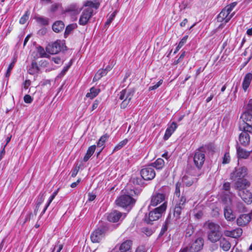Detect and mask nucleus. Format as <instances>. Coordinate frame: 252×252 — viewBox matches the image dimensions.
Returning <instances> with one entry per match:
<instances>
[{"mask_svg":"<svg viewBox=\"0 0 252 252\" xmlns=\"http://www.w3.org/2000/svg\"><path fill=\"white\" fill-rule=\"evenodd\" d=\"M131 245L132 241L131 240H126L124 242L120 247L121 252H128L130 250Z\"/></svg>","mask_w":252,"mask_h":252,"instance_id":"32","label":"nucleus"},{"mask_svg":"<svg viewBox=\"0 0 252 252\" xmlns=\"http://www.w3.org/2000/svg\"><path fill=\"white\" fill-rule=\"evenodd\" d=\"M194 232V228L192 225H189L186 229V237H190Z\"/></svg>","mask_w":252,"mask_h":252,"instance_id":"52","label":"nucleus"},{"mask_svg":"<svg viewBox=\"0 0 252 252\" xmlns=\"http://www.w3.org/2000/svg\"><path fill=\"white\" fill-rule=\"evenodd\" d=\"M99 103H100L99 100H98L97 99H95L91 107V111H93L94 109H95L98 107Z\"/></svg>","mask_w":252,"mask_h":252,"instance_id":"61","label":"nucleus"},{"mask_svg":"<svg viewBox=\"0 0 252 252\" xmlns=\"http://www.w3.org/2000/svg\"><path fill=\"white\" fill-rule=\"evenodd\" d=\"M117 14V11H114L110 16L109 18L107 20L106 22L105 23V26H109V25L110 24V23L112 22V21L114 19L115 17L116 16V15Z\"/></svg>","mask_w":252,"mask_h":252,"instance_id":"53","label":"nucleus"},{"mask_svg":"<svg viewBox=\"0 0 252 252\" xmlns=\"http://www.w3.org/2000/svg\"><path fill=\"white\" fill-rule=\"evenodd\" d=\"M237 4V2H233L222 9L217 16L218 22H224L225 24L228 22L233 16V14L230 13Z\"/></svg>","mask_w":252,"mask_h":252,"instance_id":"3","label":"nucleus"},{"mask_svg":"<svg viewBox=\"0 0 252 252\" xmlns=\"http://www.w3.org/2000/svg\"><path fill=\"white\" fill-rule=\"evenodd\" d=\"M135 200L130 195L124 194L121 195L116 200V204L123 208L133 204L135 203Z\"/></svg>","mask_w":252,"mask_h":252,"instance_id":"12","label":"nucleus"},{"mask_svg":"<svg viewBox=\"0 0 252 252\" xmlns=\"http://www.w3.org/2000/svg\"><path fill=\"white\" fill-rule=\"evenodd\" d=\"M122 216V213L118 211H114L109 213L107 216L108 221L112 222H116L119 220Z\"/></svg>","mask_w":252,"mask_h":252,"instance_id":"22","label":"nucleus"},{"mask_svg":"<svg viewBox=\"0 0 252 252\" xmlns=\"http://www.w3.org/2000/svg\"><path fill=\"white\" fill-rule=\"evenodd\" d=\"M40 71V68L35 60L32 61L31 64L30 66L28 72L31 75L38 74Z\"/></svg>","mask_w":252,"mask_h":252,"instance_id":"24","label":"nucleus"},{"mask_svg":"<svg viewBox=\"0 0 252 252\" xmlns=\"http://www.w3.org/2000/svg\"><path fill=\"white\" fill-rule=\"evenodd\" d=\"M93 12V10L91 9L90 8H85L80 15L78 21L79 24L82 26L86 25L92 17Z\"/></svg>","mask_w":252,"mask_h":252,"instance_id":"13","label":"nucleus"},{"mask_svg":"<svg viewBox=\"0 0 252 252\" xmlns=\"http://www.w3.org/2000/svg\"><path fill=\"white\" fill-rule=\"evenodd\" d=\"M198 178H193L192 176L185 175L183 177V181L186 186H191L194 182L197 181Z\"/></svg>","mask_w":252,"mask_h":252,"instance_id":"30","label":"nucleus"},{"mask_svg":"<svg viewBox=\"0 0 252 252\" xmlns=\"http://www.w3.org/2000/svg\"><path fill=\"white\" fill-rule=\"evenodd\" d=\"M167 206V203L164 202L159 206L150 211L148 216H145V221L148 224H152L153 221L158 220L161 217L162 214L166 211Z\"/></svg>","mask_w":252,"mask_h":252,"instance_id":"1","label":"nucleus"},{"mask_svg":"<svg viewBox=\"0 0 252 252\" xmlns=\"http://www.w3.org/2000/svg\"><path fill=\"white\" fill-rule=\"evenodd\" d=\"M230 161V156L229 152H225L222 158L223 164H228Z\"/></svg>","mask_w":252,"mask_h":252,"instance_id":"47","label":"nucleus"},{"mask_svg":"<svg viewBox=\"0 0 252 252\" xmlns=\"http://www.w3.org/2000/svg\"><path fill=\"white\" fill-rule=\"evenodd\" d=\"M44 200V198L43 194L38 198V200H37V203H36V208L34 210V213H35V215L36 214V212L37 211V210L38 209V208L43 202Z\"/></svg>","mask_w":252,"mask_h":252,"instance_id":"51","label":"nucleus"},{"mask_svg":"<svg viewBox=\"0 0 252 252\" xmlns=\"http://www.w3.org/2000/svg\"><path fill=\"white\" fill-rule=\"evenodd\" d=\"M30 15V11L27 10L24 14L20 18L19 20V23L21 24H25L29 18Z\"/></svg>","mask_w":252,"mask_h":252,"instance_id":"44","label":"nucleus"},{"mask_svg":"<svg viewBox=\"0 0 252 252\" xmlns=\"http://www.w3.org/2000/svg\"><path fill=\"white\" fill-rule=\"evenodd\" d=\"M63 244H62L60 241H58L52 249L51 252H54L56 250H57L56 252H60L63 249Z\"/></svg>","mask_w":252,"mask_h":252,"instance_id":"48","label":"nucleus"},{"mask_svg":"<svg viewBox=\"0 0 252 252\" xmlns=\"http://www.w3.org/2000/svg\"><path fill=\"white\" fill-rule=\"evenodd\" d=\"M107 73V70L106 69H100L95 74L93 78V81H96L100 79L102 77L106 75Z\"/></svg>","mask_w":252,"mask_h":252,"instance_id":"36","label":"nucleus"},{"mask_svg":"<svg viewBox=\"0 0 252 252\" xmlns=\"http://www.w3.org/2000/svg\"><path fill=\"white\" fill-rule=\"evenodd\" d=\"M182 186L181 183L178 182L176 183L175 185V194L176 196L179 197V198L181 196H180V188Z\"/></svg>","mask_w":252,"mask_h":252,"instance_id":"49","label":"nucleus"},{"mask_svg":"<svg viewBox=\"0 0 252 252\" xmlns=\"http://www.w3.org/2000/svg\"><path fill=\"white\" fill-rule=\"evenodd\" d=\"M242 132L239 134V141L241 145L243 146H248L250 143V136L248 133L249 131L246 130L240 129Z\"/></svg>","mask_w":252,"mask_h":252,"instance_id":"17","label":"nucleus"},{"mask_svg":"<svg viewBox=\"0 0 252 252\" xmlns=\"http://www.w3.org/2000/svg\"><path fill=\"white\" fill-rule=\"evenodd\" d=\"M16 61H17L16 58H14L12 63H11L9 65V66L7 69V71H6V72L5 74L6 77L8 78L10 76V74H11V71L12 70Z\"/></svg>","mask_w":252,"mask_h":252,"instance_id":"46","label":"nucleus"},{"mask_svg":"<svg viewBox=\"0 0 252 252\" xmlns=\"http://www.w3.org/2000/svg\"><path fill=\"white\" fill-rule=\"evenodd\" d=\"M107 228L101 227L95 229L91 235V239L93 243H99L105 236Z\"/></svg>","mask_w":252,"mask_h":252,"instance_id":"11","label":"nucleus"},{"mask_svg":"<svg viewBox=\"0 0 252 252\" xmlns=\"http://www.w3.org/2000/svg\"><path fill=\"white\" fill-rule=\"evenodd\" d=\"M36 22L41 26H47L49 24V19L42 16L35 18Z\"/></svg>","mask_w":252,"mask_h":252,"instance_id":"40","label":"nucleus"},{"mask_svg":"<svg viewBox=\"0 0 252 252\" xmlns=\"http://www.w3.org/2000/svg\"><path fill=\"white\" fill-rule=\"evenodd\" d=\"M48 64V62L45 60H41L38 63V65L40 68H45L47 67Z\"/></svg>","mask_w":252,"mask_h":252,"instance_id":"56","label":"nucleus"},{"mask_svg":"<svg viewBox=\"0 0 252 252\" xmlns=\"http://www.w3.org/2000/svg\"><path fill=\"white\" fill-rule=\"evenodd\" d=\"M24 101L26 103L30 104L33 101V98L30 94H26L24 96Z\"/></svg>","mask_w":252,"mask_h":252,"instance_id":"58","label":"nucleus"},{"mask_svg":"<svg viewBox=\"0 0 252 252\" xmlns=\"http://www.w3.org/2000/svg\"><path fill=\"white\" fill-rule=\"evenodd\" d=\"M185 55H186V52L184 51L182 53V54L180 56L179 58L177 60L174 61L173 64L174 65H176V64H178L183 59V58L185 57Z\"/></svg>","mask_w":252,"mask_h":252,"instance_id":"59","label":"nucleus"},{"mask_svg":"<svg viewBox=\"0 0 252 252\" xmlns=\"http://www.w3.org/2000/svg\"><path fill=\"white\" fill-rule=\"evenodd\" d=\"M204 245V240L202 237L196 239L189 249V252H198L201 250Z\"/></svg>","mask_w":252,"mask_h":252,"instance_id":"15","label":"nucleus"},{"mask_svg":"<svg viewBox=\"0 0 252 252\" xmlns=\"http://www.w3.org/2000/svg\"><path fill=\"white\" fill-rule=\"evenodd\" d=\"M252 80V73L250 72L247 73L245 75L242 83V88L245 92H246L249 87Z\"/></svg>","mask_w":252,"mask_h":252,"instance_id":"25","label":"nucleus"},{"mask_svg":"<svg viewBox=\"0 0 252 252\" xmlns=\"http://www.w3.org/2000/svg\"><path fill=\"white\" fill-rule=\"evenodd\" d=\"M143 180L144 179H143L142 178H141L139 177H133L131 178L130 181L135 186L138 185L142 186L144 184Z\"/></svg>","mask_w":252,"mask_h":252,"instance_id":"39","label":"nucleus"},{"mask_svg":"<svg viewBox=\"0 0 252 252\" xmlns=\"http://www.w3.org/2000/svg\"><path fill=\"white\" fill-rule=\"evenodd\" d=\"M142 232L147 236H150L153 233L152 229L148 227L143 228Z\"/></svg>","mask_w":252,"mask_h":252,"instance_id":"54","label":"nucleus"},{"mask_svg":"<svg viewBox=\"0 0 252 252\" xmlns=\"http://www.w3.org/2000/svg\"><path fill=\"white\" fill-rule=\"evenodd\" d=\"M37 51L40 58H49L50 56L46 53L43 47L39 46L37 47Z\"/></svg>","mask_w":252,"mask_h":252,"instance_id":"41","label":"nucleus"},{"mask_svg":"<svg viewBox=\"0 0 252 252\" xmlns=\"http://www.w3.org/2000/svg\"><path fill=\"white\" fill-rule=\"evenodd\" d=\"M199 148L204 153H206L207 152H211L213 153L215 151V145L212 143H210L207 144H205L199 147Z\"/></svg>","mask_w":252,"mask_h":252,"instance_id":"29","label":"nucleus"},{"mask_svg":"<svg viewBox=\"0 0 252 252\" xmlns=\"http://www.w3.org/2000/svg\"><path fill=\"white\" fill-rule=\"evenodd\" d=\"M243 233L242 229L241 228H237L235 229L230 231H226L225 232V235L226 236L234 238H238L242 235Z\"/></svg>","mask_w":252,"mask_h":252,"instance_id":"23","label":"nucleus"},{"mask_svg":"<svg viewBox=\"0 0 252 252\" xmlns=\"http://www.w3.org/2000/svg\"><path fill=\"white\" fill-rule=\"evenodd\" d=\"M100 92V89H96L94 87H93L90 89V92L86 94V96L92 99L96 97Z\"/></svg>","mask_w":252,"mask_h":252,"instance_id":"34","label":"nucleus"},{"mask_svg":"<svg viewBox=\"0 0 252 252\" xmlns=\"http://www.w3.org/2000/svg\"><path fill=\"white\" fill-rule=\"evenodd\" d=\"M80 168V165L78 163L76 164L71 172V176L73 178L76 177Z\"/></svg>","mask_w":252,"mask_h":252,"instance_id":"50","label":"nucleus"},{"mask_svg":"<svg viewBox=\"0 0 252 252\" xmlns=\"http://www.w3.org/2000/svg\"><path fill=\"white\" fill-rule=\"evenodd\" d=\"M140 174L144 180L150 181L155 178L156 172L154 168L151 165H149L141 170Z\"/></svg>","mask_w":252,"mask_h":252,"instance_id":"10","label":"nucleus"},{"mask_svg":"<svg viewBox=\"0 0 252 252\" xmlns=\"http://www.w3.org/2000/svg\"><path fill=\"white\" fill-rule=\"evenodd\" d=\"M248 174V169L245 166L235 168V170L231 173L230 179L232 181L245 178Z\"/></svg>","mask_w":252,"mask_h":252,"instance_id":"9","label":"nucleus"},{"mask_svg":"<svg viewBox=\"0 0 252 252\" xmlns=\"http://www.w3.org/2000/svg\"><path fill=\"white\" fill-rule=\"evenodd\" d=\"M76 27V25L72 24L67 25L64 32V37L66 38L71 32Z\"/></svg>","mask_w":252,"mask_h":252,"instance_id":"42","label":"nucleus"},{"mask_svg":"<svg viewBox=\"0 0 252 252\" xmlns=\"http://www.w3.org/2000/svg\"><path fill=\"white\" fill-rule=\"evenodd\" d=\"M234 182V188L239 191L245 190L248 188L250 185V182L246 178L233 180Z\"/></svg>","mask_w":252,"mask_h":252,"instance_id":"14","label":"nucleus"},{"mask_svg":"<svg viewBox=\"0 0 252 252\" xmlns=\"http://www.w3.org/2000/svg\"><path fill=\"white\" fill-rule=\"evenodd\" d=\"M187 203V198L183 194L176 201L175 205L173 208V215L176 221L180 219L181 215L183 211L185 208Z\"/></svg>","mask_w":252,"mask_h":252,"instance_id":"4","label":"nucleus"},{"mask_svg":"<svg viewBox=\"0 0 252 252\" xmlns=\"http://www.w3.org/2000/svg\"><path fill=\"white\" fill-rule=\"evenodd\" d=\"M81 9L77 4H72L69 6L65 10L66 12H73L74 13H78Z\"/></svg>","mask_w":252,"mask_h":252,"instance_id":"37","label":"nucleus"},{"mask_svg":"<svg viewBox=\"0 0 252 252\" xmlns=\"http://www.w3.org/2000/svg\"><path fill=\"white\" fill-rule=\"evenodd\" d=\"M65 41L57 39L55 41L49 43L46 47V51L50 54H57L63 49Z\"/></svg>","mask_w":252,"mask_h":252,"instance_id":"7","label":"nucleus"},{"mask_svg":"<svg viewBox=\"0 0 252 252\" xmlns=\"http://www.w3.org/2000/svg\"><path fill=\"white\" fill-rule=\"evenodd\" d=\"M164 161L161 158H158L155 162L152 163L150 165L156 168L157 169H161L164 166Z\"/></svg>","mask_w":252,"mask_h":252,"instance_id":"35","label":"nucleus"},{"mask_svg":"<svg viewBox=\"0 0 252 252\" xmlns=\"http://www.w3.org/2000/svg\"><path fill=\"white\" fill-rule=\"evenodd\" d=\"M238 195L247 204H251L252 203V194L250 190L246 189L239 191Z\"/></svg>","mask_w":252,"mask_h":252,"instance_id":"18","label":"nucleus"},{"mask_svg":"<svg viewBox=\"0 0 252 252\" xmlns=\"http://www.w3.org/2000/svg\"><path fill=\"white\" fill-rule=\"evenodd\" d=\"M61 6V4L59 3H55L51 5L50 10L51 12L54 13L56 12Z\"/></svg>","mask_w":252,"mask_h":252,"instance_id":"57","label":"nucleus"},{"mask_svg":"<svg viewBox=\"0 0 252 252\" xmlns=\"http://www.w3.org/2000/svg\"><path fill=\"white\" fill-rule=\"evenodd\" d=\"M109 137V135L107 133L103 135L99 138V139L97 143V147H102V149H103L104 148L103 146H104L105 142L106 141V140L108 139Z\"/></svg>","mask_w":252,"mask_h":252,"instance_id":"38","label":"nucleus"},{"mask_svg":"<svg viewBox=\"0 0 252 252\" xmlns=\"http://www.w3.org/2000/svg\"><path fill=\"white\" fill-rule=\"evenodd\" d=\"M207 226L209 229L208 232V240L212 243H216L220 240L222 236L220 226L213 222H208Z\"/></svg>","mask_w":252,"mask_h":252,"instance_id":"2","label":"nucleus"},{"mask_svg":"<svg viewBox=\"0 0 252 252\" xmlns=\"http://www.w3.org/2000/svg\"><path fill=\"white\" fill-rule=\"evenodd\" d=\"M247 111L246 112H249L250 113H252V100H250L247 106H246Z\"/></svg>","mask_w":252,"mask_h":252,"instance_id":"63","label":"nucleus"},{"mask_svg":"<svg viewBox=\"0 0 252 252\" xmlns=\"http://www.w3.org/2000/svg\"><path fill=\"white\" fill-rule=\"evenodd\" d=\"M171 222H172V219H171V215H169L168 216L166 220H165V221L164 222V224L162 226V227L160 231V232L158 234V237H161L165 233V232L167 230L168 225L169 224L171 223Z\"/></svg>","mask_w":252,"mask_h":252,"instance_id":"31","label":"nucleus"},{"mask_svg":"<svg viewBox=\"0 0 252 252\" xmlns=\"http://www.w3.org/2000/svg\"><path fill=\"white\" fill-rule=\"evenodd\" d=\"M251 217L249 214L241 215L237 219V224L239 226H245L251 221Z\"/></svg>","mask_w":252,"mask_h":252,"instance_id":"20","label":"nucleus"},{"mask_svg":"<svg viewBox=\"0 0 252 252\" xmlns=\"http://www.w3.org/2000/svg\"><path fill=\"white\" fill-rule=\"evenodd\" d=\"M99 5L100 4L98 2H94L92 1H87L84 4V6L86 8H90L91 9H93V8L97 9Z\"/></svg>","mask_w":252,"mask_h":252,"instance_id":"43","label":"nucleus"},{"mask_svg":"<svg viewBox=\"0 0 252 252\" xmlns=\"http://www.w3.org/2000/svg\"><path fill=\"white\" fill-rule=\"evenodd\" d=\"M134 95V92L127 89H124L118 94L119 99L122 102L120 104L121 109H125L129 103Z\"/></svg>","mask_w":252,"mask_h":252,"instance_id":"6","label":"nucleus"},{"mask_svg":"<svg viewBox=\"0 0 252 252\" xmlns=\"http://www.w3.org/2000/svg\"><path fill=\"white\" fill-rule=\"evenodd\" d=\"M230 189V183L229 182H224L223 184L222 189L226 191H229Z\"/></svg>","mask_w":252,"mask_h":252,"instance_id":"62","label":"nucleus"},{"mask_svg":"<svg viewBox=\"0 0 252 252\" xmlns=\"http://www.w3.org/2000/svg\"><path fill=\"white\" fill-rule=\"evenodd\" d=\"M165 199V195L163 193L155 192L151 196L150 205L155 207L162 202Z\"/></svg>","mask_w":252,"mask_h":252,"instance_id":"16","label":"nucleus"},{"mask_svg":"<svg viewBox=\"0 0 252 252\" xmlns=\"http://www.w3.org/2000/svg\"><path fill=\"white\" fill-rule=\"evenodd\" d=\"M128 142L127 139H125L118 143L114 148L113 152L117 151L122 149Z\"/></svg>","mask_w":252,"mask_h":252,"instance_id":"45","label":"nucleus"},{"mask_svg":"<svg viewBox=\"0 0 252 252\" xmlns=\"http://www.w3.org/2000/svg\"><path fill=\"white\" fill-rule=\"evenodd\" d=\"M242 122L240 124L239 129L249 131L252 133V113L249 112H244L241 116Z\"/></svg>","mask_w":252,"mask_h":252,"instance_id":"5","label":"nucleus"},{"mask_svg":"<svg viewBox=\"0 0 252 252\" xmlns=\"http://www.w3.org/2000/svg\"><path fill=\"white\" fill-rule=\"evenodd\" d=\"M251 152L244 149L240 146L237 147V154L239 158H247L250 155Z\"/></svg>","mask_w":252,"mask_h":252,"instance_id":"27","label":"nucleus"},{"mask_svg":"<svg viewBox=\"0 0 252 252\" xmlns=\"http://www.w3.org/2000/svg\"><path fill=\"white\" fill-rule=\"evenodd\" d=\"M205 160V154L198 148L195 151L193 156V162L195 166L198 169H201Z\"/></svg>","mask_w":252,"mask_h":252,"instance_id":"8","label":"nucleus"},{"mask_svg":"<svg viewBox=\"0 0 252 252\" xmlns=\"http://www.w3.org/2000/svg\"><path fill=\"white\" fill-rule=\"evenodd\" d=\"M231 244L226 238H222L220 240V247L224 252H228L231 248Z\"/></svg>","mask_w":252,"mask_h":252,"instance_id":"28","label":"nucleus"},{"mask_svg":"<svg viewBox=\"0 0 252 252\" xmlns=\"http://www.w3.org/2000/svg\"><path fill=\"white\" fill-rule=\"evenodd\" d=\"M31 81L30 80H26L23 84L24 88L25 90L28 89L29 87L31 85Z\"/></svg>","mask_w":252,"mask_h":252,"instance_id":"64","label":"nucleus"},{"mask_svg":"<svg viewBox=\"0 0 252 252\" xmlns=\"http://www.w3.org/2000/svg\"><path fill=\"white\" fill-rule=\"evenodd\" d=\"M96 149V146L95 145H92L89 147L87 151V153L83 158V160L85 162H87L91 156L94 153V151Z\"/></svg>","mask_w":252,"mask_h":252,"instance_id":"33","label":"nucleus"},{"mask_svg":"<svg viewBox=\"0 0 252 252\" xmlns=\"http://www.w3.org/2000/svg\"><path fill=\"white\" fill-rule=\"evenodd\" d=\"M177 128V125L175 122L171 123L170 125L166 128L164 135L163 136V139L167 140L171 135L174 133Z\"/></svg>","mask_w":252,"mask_h":252,"instance_id":"19","label":"nucleus"},{"mask_svg":"<svg viewBox=\"0 0 252 252\" xmlns=\"http://www.w3.org/2000/svg\"><path fill=\"white\" fill-rule=\"evenodd\" d=\"M163 83V80L162 79H160V80H159L157 83L153 86H150L149 88V91H152V90H156Z\"/></svg>","mask_w":252,"mask_h":252,"instance_id":"55","label":"nucleus"},{"mask_svg":"<svg viewBox=\"0 0 252 252\" xmlns=\"http://www.w3.org/2000/svg\"><path fill=\"white\" fill-rule=\"evenodd\" d=\"M64 26V24L62 21L58 20L53 23L52 28L54 32L59 33L63 31Z\"/></svg>","mask_w":252,"mask_h":252,"instance_id":"26","label":"nucleus"},{"mask_svg":"<svg viewBox=\"0 0 252 252\" xmlns=\"http://www.w3.org/2000/svg\"><path fill=\"white\" fill-rule=\"evenodd\" d=\"M223 214L225 219L227 221H233L235 220L236 218L235 215L230 207L226 206L224 207Z\"/></svg>","mask_w":252,"mask_h":252,"instance_id":"21","label":"nucleus"},{"mask_svg":"<svg viewBox=\"0 0 252 252\" xmlns=\"http://www.w3.org/2000/svg\"><path fill=\"white\" fill-rule=\"evenodd\" d=\"M188 38V35L184 36L183 38L180 40L178 45L182 48L184 46V45L186 43Z\"/></svg>","mask_w":252,"mask_h":252,"instance_id":"60","label":"nucleus"}]
</instances>
